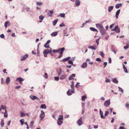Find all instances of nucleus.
<instances>
[{
    "mask_svg": "<svg viewBox=\"0 0 129 129\" xmlns=\"http://www.w3.org/2000/svg\"><path fill=\"white\" fill-rule=\"evenodd\" d=\"M63 116L62 115H59L58 119L63 120Z\"/></svg>",
    "mask_w": 129,
    "mask_h": 129,
    "instance_id": "nucleus-35",
    "label": "nucleus"
},
{
    "mask_svg": "<svg viewBox=\"0 0 129 129\" xmlns=\"http://www.w3.org/2000/svg\"><path fill=\"white\" fill-rule=\"evenodd\" d=\"M124 71L126 73H128L127 69L126 68L123 69Z\"/></svg>",
    "mask_w": 129,
    "mask_h": 129,
    "instance_id": "nucleus-61",
    "label": "nucleus"
},
{
    "mask_svg": "<svg viewBox=\"0 0 129 129\" xmlns=\"http://www.w3.org/2000/svg\"><path fill=\"white\" fill-rule=\"evenodd\" d=\"M34 122L33 121H31L30 123V126L31 127H32L33 125Z\"/></svg>",
    "mask_w": 129,
    "mask_h": 129,
    "instance_id": "nucleus-54",
    "label": "nucleus"
},
{
    "mask_svg": "<svg viewBox=\"0 0 129 129\" xmlns=\"http://www.w3.org/2000/svg\"><path fill=\"white\" fill-rule=\"evenodd\" d=\"M65 25L64 24V23L63 22H62V23L61 24H60L59 25V26L60 27H62V26H65Z\"/></svg>",
    "mask_w": 129,
    "mask_h": 129,
    "instance_id": "nucleus-50",
    "label": "nucleus"
},
{
    "mask_svg": "<svg viewBox=\"0 0 129 129\" xmlns=\"http://www.w3.org/2000/svg\"><path fill=\"white\" fill-rule=\"evenodd\" d=\"M4 116L5 117H8V114L7 110L6 109L5 112L4 113Z\"/></svg>",
    "mask_w": 129,
    "mask_h": 129,
    "instance_id": "nucleus-32",
    "label": "nucleus"
},
{
    "mask_svg": "<svg viewBox=\"0 0 129 129\" xmlns=\"http://www.w3.org/2000/svg\"><path fill=\"white\" fill-rule=\"evenodd\" d=\"M96 26L99 29V31L104 28L102 24L100 23H97L96 24Z\"/></svg>",
    "mask_w": 129,
    "mask_h": 129,
    "instance_id": "nucleus-3",
    "label": "nucleus"
},
{
    "mask_svg": "<svg viewBox=\"0 0 129 129\" xmlns=\"http://www.w3.org/2000/svg\"><path fill=\"white\" fill-rule=\"evenodd\" d=\"M75 74H72L69 77V80H70L72 79L73 80L74 78H73V77H75Z\"/></svg>",
    "mask_w": 129,
    "mask_h": 129,
    "instance_id": "nucleus-15",
    "label": "nucleus"
},
{
    "mask_svg": "<svg viewBox=\"0 0 129 129\" xmlns=\"http://www.w3.org/2000/svg\"><path fill=\"white\" fill-rule=\"evenodd\" d=\"M112 81L113 83L116 84H117L118 83V81L116 78L113 79Z\"/></svg>",
    "mask_w": 129,
    "mask_h": 129,
    "instance_id": "nucleus-28",
    "label": "nucleus"
},
{
    "mask_svg": "<svg viewBox=\"0 0 129 129\" xmlns=\"http://www.w3.org/2000/svg\"><path fill=\"white\" fill-rule=\"evenodd\" d=\"M43 54H44V57H47V54H48V53H46L44 51L43 52Z\"/></svg>",
    "mask_w": 129,
    "mask_h": 129,
    "instance_id": "nucleus-51",
    "label": "nucleus"
},
{
    "mask_svg": "<svg viewBox=\"0 0 129 129\" xmlns=\"http://www.w3.org/2000/svg\"><path fill=\"white\" fill-rule=\"evenodd\" d=\"M100 114L101 115V117L102 119H105V117H104L103 115V113L101 109H100Z\"/></svg>",
    "mask_w": 129,
    "mask_h": 129,
    "instance_id": "nucleus-21",
    "label": "nucleus"
},
{
    "mask_svg": "<svg viewBox=\"0 0 129 129\" xmlns=\"http://www.w3.org/2000/svg\"><path fill=\"white\" fill-rule=\"evenodd\" d=\"M10 81V78L9 77H7L6 80V82L7 84Z\"/></svg>",
    "mask_w": 129,
    "mask_h": 129,
    "instance_id": "nucleus-34",
    "label": "nucleus"
},
{
    "mask_svg": "<svg viewBox=\"0 0 129 129\" xmlns=\"http://www.w3.org/2000/svg\"><path fill=\"white\" fill-rule=\"evenodd\" d=\"M87 67V63L86 62H85L83 63L81 66V68H85Z\"/></svg>",
    "mask_w": 129,
    "mask_h": 129,
    "instance_id": "nucleus-17",
    "label": "nucleus"
},
{
    "mask_svg": "<svg viewBox=\"0 0 129 129\" xmlns=\"http://www.w3.org/2000/svg\"><path fill=\"white\" fill-rule=\"evenodd\" d=\"M65 49V48L64 47L59 48L58 49V52H59L60 54H62Z\"/></svg>",
    "mask_w": 129,
    "mask_h": 129,
    "instance_id": "nucleus-6",
    "label": "nucleus"
},
{
    "mask_svg": "<svg viewBox=\"0 0 129 129\" xmlns=\"http://www.w3.org/2000/svg\"><path fill=\"white\" fill-rule=\"evenodd\" d=\"M36 5L39 6H41L42 5V3L41 2H36Z\"/></svg>",
    "mask_w": 129,
    "mask_h": 129,
    "instance_id": "nucleus-38",
    "label": "nucleus"
},
{
    "mask_svg": "<svg viewBox=\"0 0 129 129\" xmlns=\"http://www.w3.org/2000/svg\"><path fill=\"white\" fill-rule=\"evenodd\" d=\"M75 92L74 89H72L69 90L67 92V94L68 95H70Z\"/></svg>",
    "mask_w": 129,
    "mask_h": 129,
    "instance_id": "nucleus-4",
    "label": "nucleus"
},
{
    "mask_svg": "<svg viewBox=\"0 0 129 129\" xmlns=\"http://www.w3.org/2000/svg\"><path fill=\"white\" fill-rule=\"evenodd\" d=\"M28 55L26 54L25 55L22 56L21 59V60L22 61L26 59L28 57Z\"/></svg>",
    "mask_w": 129,
    "mask_h": 129,
    "instance_id": "nucleus-13",
    "label": "nucleus"
},
{
    "mask_svg": "<svg viewBox=\"0 0 129 129\" xmlns=\"http://www.w3.org/2000/svg\"><path fill=\"white\" fill-rule=\"evenodd\" d=\"M113 6H110L108 7V11L109 12H111L113 9Z\"/></svg>",
    "mask_w": 129,
    "mask_h": 129,
    "instance_id": "nucleus-25",
    "label": "nucleus"
},
{
    "mask_svg": "<svg viewBox=\"0 0 129 129\" xmlns=\"http://www.w3.org/2000/svg\"><path fill=\"white\" fill-rule=\"evenodd\" d=\"M0 37L2 38H4L5 37V36L4 34H2L0 35Z\"/></svg>",
    "mask_w": 129,
    "mask_h": 129,
    "instance_id": "nucleus-57",
    "label": "nucleus"
},
{
    "mask_svg": "<svg viewBox=\"0 0 129 129\" xmlns=\"http://www.w3.org/2000/svg\"><path fill=\"white\" fill-rule=\"evenodd\" d=\"M110 82V79L107 78H106L105 82L106 83Z\"/></svg>",
    "mask_w": 129,
    "mask_h": 129,
    "instance_id": "nucleus-43",
    "label": "nucleus"
},
{
    "mask_svg": "<svg viewBox=\"0 0 129 129\" xmlns=\"http://www.w3.org/2000/svg\"><path fill=\"white\" fill-rule=\"evenodd\" d=\"M65 14L64 13H60L58 15L59 16L63 18L65 17Z\"/></svg>",
    "mask_w": 129,
    "mask_h": 129,
    "instance_id": "nucleus-31",
    "label": "nucleus"
},
{
    "mask_svg": "<svg viewBox=\"0 0 129 129\" xmlns=\"http://www.w3.org/2000/svg\"><path fill=\"white\" fill-rule=\"evenodd\" d=\"M58 19H56L52 22V23L53 25H55L58 21Z\"/></svg>",
    "mask_w": 129,
    "mask_h": 129,
    "instance_id": "nucleus-26",
    "label": "nucleus"
},
{
    "mask_svg": "<svg viewBox=\"0 0 129 129\" xmlns=\"http://www.w3.org/2000/svg\"><path fill=\"white\" fill-rule=\"evenodd\" d=\"M91 22V20L90 19H89L88 20H87L86 21V22H85V23L86 24L87 23H88L90 22Z\"/></svg>",
    "mask_w": 129,
    "mask_h": 129,
    "instance_id": "nucleus-49",
    "label": "nucleus"
},
{
    "mask_svg": "<svg viewBox=\"0 0 129 129\" xmlns=\"http://www.w3.org/2000/svg\"><path fill=\"white\" fill-rule=\"evenodd\" d=\"M96 61L99 62H101V60L100 58H98L96 59Z\"/></svg>",
    "mask_w": 129,
    "mask_h": 129,
    "instance_id": "nucleus-55",
    "label": "nucleus"
},
{
    "mask_svg": "<svg viewBox=\"0 0 129 129\" xmlns=\"http://www.w3.org/2000/svg\"><path fill=\"white\" fill-rule=\"evenodd\" d=\"M10 25V22L9 21H6L4 24V26L6 28L7 27L9 26Z\"/></svg>",
    "mask_w": 129,
    "mask_h": 129,
    "instance_id": "nucleus-14",
    "label": "nucleus"
},
{
    "mask_svg": "<svg viewBox=\"0 0 129 129\" xmlns=\"http://www.w3.org/2000/svg\"><path fill=\"white\" fill-rule=\"evenodd\" d=\"M44 18V17L42 15L40 16L39 17V18L40 20L39 22H42V20Z\"/></svg>",
    "mask_w": 129,
    "mask_h": 129,
    "instance_id": "nucleus-19",
    "label": "nucleus"
},
{
    "mask_svg": "<svg viewBox=\"0 0 129 129\" xmlns=\"http://www.w3.org/2000/svg\"><path fill=\"white\" fill-rule=\"evenodd\" d=\"M80 84V83L79 82H77V83L75 85V87L76 88H78V86H80V85H79V84Z\"/></svg>",
    "mask_w": 129,
    "mask_h": 129,
    "instance_id": "nucleus-60",
    "label": "nucleus"
},
{
    "mask_svg": "<svg viewBox=\"0 0 129 129\" xmlns=\"http://www.w3.org/2000/svg\"><path fill=\"white\" fill-rule=\"evenodd\" d=\"M16 80H18L21 84H22V82L24 80L21 77H19L17 78L16 79Z\"/></svg>",
    "mask_w": 129,
    "mask_h": 129,
    "instance_id": "nucleus-22",
    "label": "nucleus"
},
{
    "mask_svg": "<svg viewBox=\"0 0 129 129\" xmlns=\"http://www.w3.org/2000/svg\"><path fill=\"white\" fill-rule=\"evenodd\" d=\"M86 98V96L83 95L82 96L81 98L82 100L83 101H84L85 100V99Z\"/></svg>",
    "mask_w": 129,
    "mask_h": 129,
    "instance_id": "nucleus-41",
    "label": "nucleus"
},
{
    "mask_svg": "<svg viewBox=\"0 0 129 129\" xmlns=\"http://www.w3.org/2000/svg\"><path fill=\"white\" fill-rule=\"evenodd\" d=\"M109 37V36L108 35L106 36L105 39L106 40H108Z\"/></svg>",
    "mask_w": 129,
    "mask_h": 129,
    "instance_id": "nucleus-62",
    "label": "nucleus"
},
{
    "mask_svg": "<svg viewBox=\"0 0 129 129\" xmlns=\"http://www.w3.org/2000/svg\"><path fill=\"white\" fill-rule=\"evenodd\" d=\"M30 98L32 100H34L35 99H37L40 100L39 98L35 96L30 95L29 96Z\"/></svg>",
    "mask_w": 129,
    "mask_h": 129,
    "instance_id": "nucleus-11",
    "label": "nucleus"
},
{
    "mask_svg": "<svg viewBox=\"0 0 129 129\" xmlns=\"http://www.w3.org/2000/svg\"><path fill=\"white\" fill-rule=\"evenodd\" d=\"M54 78L55 80L57 81H58L60 79L58 77H54Z\"/></svg>",
    "mask_w": 129,
    "mask_h": 129,
    "instance_id": "nucleus-47",
    "label": "nucleus"
},
{
    "mask_svg": "<svg viewBox=\"0 0 129 129\" xmlns=\"http://www.w3.org/2000/svg\"><path fill=\"white\" fill-rule=\"evenodd\" d=\"M44 77L46 79H47L48 78V74L47 73H45Z\"/></svg>",
    "mask_w": 129,
    "mask_h": 129,
    "instance_id": "nucleus-56",
    "label": "nucleus"
},
{
    "mask_svg": "<svg viewBox=\"0 0 129 129\" xmlns=\"http://www.w3.org/2000/svg\"><path fill=\"white\" fill-rule=\"evenodd\" d=\"M90 29L92 31L96 32L98 31V30L97 29L93 27H90Z\"/></svg>",
    "mask_w": 129,
    "mask_h": 129,
    "instance_id": "nucleus-29",
    "label": "nucleus"
},
{
    "mask_svg": "<svg viewBox=\"0 0 129 129\" xmlns=\"http://www.w3.org/2000/svg\"><path fill=\"white\" fill-rule=\"evenodd\" d=\"M21 116L24 117L25 116V114L22 112H20Z\"/></svg>",
    "mask_w": 129,
    "mask_h": 129,
    "instance_id": "nucleus-48",
    "label": "nucleus"
},
{
    "mask_svg": "<svg viewBox=\"0 0 129 129\" xmlns=\"http://www.w3.org/2000/svg\"><path fill=\"white\" fill-rule=\"evenodd\" d=\"M100 55H101L102 57H104L105 55L103 52H100Z\"/></svg>",
    "mask_w": 129,
    "mask_h": 129,
    "instance_id": "nucleus-40",
    "label": "nucleus"
},
{
    "mask_svg": "<svg viewBox=\"0 0 129 129\" xmlns=\"http://www.w3.org/2000/svg\"><path fill=\"white\" fill-rule=\"evenodd\" d=\"M41 113L40 114V116L41 119L42 120L45 117V114L44 112L43 111H41Z\"/></svg>",
    "mask_w": 129,
    "mask_h": 129,
    "instance_id": "nucleus-8",
    "label": "nucleus"
},
{
    "mask_svg": "<svg viewBox=\"0 0 129 129\" xmlns=\"http://www.w3.org/2000/svg\"><path fill=\"white\" fill-rule=\"evenodd\" d=\"M57 33L58 32L57 31L53 32L51 34V35L52 37H55L57 36Z\"/></svg>",
    "mask_w": 129,
    "mask_h": 129,
    "instance_id": "nucleus-20",
    "label": "nucleus"
},
{
    "mask_svg": "<svg viewBox=\"0 0 129 129\" xmlns=\"http://www.w3.org/2000/svg\"><path fill=\"white\" fill-rule=\"evenodd\" d=\"M63 122V120L57 119V123L59 125H61Z\"/></svg>",
    "mask_w": 129,
    "mask_h": 129,
    "instance_id": "nucleus-18",
    "label": "nucleus"
},
{
    "mask_svg": "<svg viewBox=\"0 0 129 129\" xmlns=\"http://www.w3.org/2000/svg\"><path fill=\"white\" fill-rule=\"evenodd\" d=\"M1 108L2 109H2H3L4 110L6 109V107H4L3 105H2L1 106Z\"/></svg>",
    "mask_w": 129,
    "mask_h": 129,
    "instance_id": "nucleus-53",
    "label": "nucleus"
},
{
    "mask_svg": "<svg viewBox=\"0 0 129 129\" xmlns=\"http://www.w3.org/2000/svg\"><path fill=\"white\" fill-rule=\"evenodd\" d=\"M69 34H67V33L66 32H64V36H68Z\"/></svg>",
    "mask_w": 129,
    "mask_h": 129,
    "instance_id": "nucleus-58",
    "label": "nucleus"
},
{
    "mask_svg": "<svg viewBox=\"0 0 129 129\" xmlns=\"http://www.w3.org/2000/svg\"><path fill=\"white\" fill-rule=\"evenodd\" d=\"M70 58V57H68L63 59L62 61L64 62L66 61L69 60Z\"/></svg>",
    "mask_w": 129,
    "mask_h": 129,
    "instance_id": "nucleus-30",
    "label": "nucleus"
},
{
    "mask_svg": "<svg viewBox=\"0 0 129 129\" xmlns=\"http://www.w3.org/2000/svg\"><path fill=\"white\" fill-rule=\"evenodd\" d=\"M118 88L119 89V91L121 92L122 93L123 92H124L123 90L120 87H118Z\"/></svg>",
    "mask_w": 129,
    "mask_h": 129,
    "instance_id": "nucleus-39",
    "label": "nucleus"
},
{
    "mask_svg": "<svg viewBox=\"0 0 129 129\" xmlns=\"http://www.w3.org/2000/svg\"><path fill=\"white\" fill-rule=\"evenodd\" d=\"M44 51L48 54L50 53L51 54V53H52V49L51 48H49V49L44 50Z\"/></svg>",
    "mask_w": 129,
    "mask_h": 129,
    "instance_id": "nucleus-10",
    "label": "nucleus"
},
{
    "mask_svg": "<svg viewBox=\"0 0 129 129\" xmlns=\"http://www.w3.org/2000/svg\"><path fill=\"white\" fill-rule=\"evenodd\" d=\"M122 5V4L121 3L117 4L115 6V7L116 9H117L121 7Z\"/></svg>",
    "mask_w": 129,
    "mask_h": 129,
    "instance_id": "nucleus-23",
    "label": "nucleus"
},
{
    "mask_svg": "<svg viewBox=\"0 0 129 129\" xmlns=\"http://www.w3.org/2000/svg\"><path fill=\"white\" fill-rule=\"evenodd\" d=\"M71 89H74V82L73 81H72L71 82Z\"/></svg>",
    "mask_w": 129,
    "mask_h": 129,
    "instance_id": "nucleus-36",
    "label": "nucleus"
},
{
    "mask_svg": "<svg viewBox=\"0 0 129 129\" xmlns=\"http://www.w3.org/2000/svg\"><path fill=\"white\" fill-rule=\"evenodd\" d=\"M88 48L90 49H92L94 50H95L97 48V47L96 46H94V47H93L91 46H88Z\"/></svg>",
    "mask_w": 129,
    "mask_h": 129,
    "instance_id": "nucleus-24",
    "label": "nucleus"
},
{
    "mask_svg": "<svg viewBox=\"0 0 129 129\" xmlns=\"http://www.w3.org/2000/svg\"><path fill=\"white\" fill-rule=\"evenodd\" d=\"M120 12V10H118L116 12L115 14V17L117 19L118 18V16Z\"/></svg>",
    "mask_w": 129,
    "mask_h": 129,
    "instance_id": "nucleus-16",
    "label": "nucleus"
},
{
    "mask_svg": "<svg viewBox=\"0 0 129 129\" xmlns=\"http://www.w3.org/2000/svg\"><path fill=\"white\" fill-rule=\"evenodd\" d=\"M68 63L69 64H71L72 65L73 64V62L72 60H69L68 61Z\"/></svg>",
    "mask_w": 129,
    "mask_h": 129,
    "instance_id": "nucleus-46",
    "label": "nucleus"
},
{
    "mask_svg": "<svg viewBox=\"0 0 129 129\" xmlns=\"http://www.w3.org/2000/svg\"><path fill=\"white\" fill-rule=\"evenodd\" d=\"M119 129H126V128H125L124 126H120Z\"/></svg>",
    "mask_w": 129,
    "mask_h": 129,
    "instance_id": "nucleus-64",
    "label": "nucleus"
},
{
    "mask_svg": "<svg viewBox=\"0 0 129 129\" xmlns=\"http://www.w3.org/2000/svg\"><path fill=\"white\" fill-rule=\"evenodd\" d=\"M58 75L60 80H62L64 79L66 77V75L63 72L62 69L61 68L59 69V72L58 73Z\"/></svg>",
    "mask_w": 129,
    "mask_h": 129,
    "instance_id": "nucleus-1",
    "label": "nucleus"
},
{
    "mask_svg": "<svg viewBox=\"0 0 129 129\" xmlns=\"http://www.w3.org/2000/svg\"><path fill=\"white\" fill-rule=\"evenodd\" d=\"M109 112L108 111H106L105 114L104 116H106L108 114Z\"/></svg>",
    "mask_w": 129,
    "mask_h": 129,
    "instance_id": "nucleus-52",
    "label": "nucleus"
},
{
    "mask_svg": "<svg viewBox=\"0 0 129 129\" xmlns=\"http://www.w3.org/2000/svg\"><path fill=\"white\" fill-rule=\"evenodd\" d=\"M100 37H99V38L98 39H96L95 40V42L96 43V44H97V45H98L99 44V40H100Z\"/></svg>",
    "mask_w": 129,
    "mask_h": 129,
    "instance_id": "nucleus-37",
    "label": "nucleus"
},
{
    "mask_svg": "<svg viewBox=\"0 0 129 129\" xmlns=\"http://www.w3.org/2000/svg\"><path fill=\"white\" fill-rule=\"evenodd\" d=\"M77 123L79 126H80L83 124V122L82 120V118H81L77 120Z\"/></svg>",
    "mask_w": 129,
    "mask_h": 129,
    "instance_id": "nucleus-7",
    "label": "nucleus"
},
{
    "mask_svg": "<svg viewBox=\"0 0 129 129\" xmlns=\"http://www.w3.org/2000/svg\"><path fill=\"white\" fill-rule=\"evenodd\" d=\"M20 122L21 123V125H22L24 123V121L23 119L20 120Z\"/></svg>",
    "mask_w": 129,
    "mask_h": 129,
    "instance_id": "nucleus-45",
    "label": "nucleus"
},
{
    "mask_svg": "<svg viewBox=\"0 0 129 129\" xmlns=\"http://www.w3.org/2000/svg\"><path fill=\"white\" fill-rule=\"evenodd\" d=\"M110 99L105 101L104 103V105L106 107H108L110 104Z\"/></svg>",
    "mask_w": 129,
    "mask_h": 129,
    "instance_id": "nucleus-2",
    "label": "nucleus"
},
{
    "mask_svg": "<svg viewBox=\"0 0 129 129\" xmlns=\"http://www.w3.org/2000/svg\"><path fill=\"white\" fill-rule=\"evenodd\" d=\"M40 108L42 109H46V106L45 104H42L40 106Z\"/></svg>",
    "mask_w": 129,
    "mask_h": 129,
    "instance_id": "nucleus-27",
    "label": "nucleus"
},
{
    "mask_svg": "<svg viewBox=\"0 0 129 129\" xmlns=\"http://www.w3.org/2000/svg\"><path fill=\"white\" fill-rule=\"evenodd\" d=\"M104 68H105L107 64V62H105L104 63Z\"/></svg>",
    "mask_w": 129,
    "mask_h": 129,
    "instance_id": "nucleus-59",
    "label": "nucleus"
},
{
    "mask_svg": "<svg viewBox=\"0 0 129 129\" xmlns=\"http://www.w3.org/2000/svg\"><path fill=\"white\" fill-rule=\"evenodd\" d=\"M4 123L3 122H1V125L2 127H3L4 125Z\"/></svg>",
    "mask_w": 129,
    "mask_h": 129,
    "instance_id": "nucleus-63",
    "label": "nucleus"
},
{
    "mask_svg": "<svg viewBox=\"0 0 129 129\" xmlns=\"http://www.w3.org/2000/svg\"><path fill=\"white\" fill-rule=\"evenodd\" d=\"M80 3L81 2L79 0H76L74 6L75 7H78L80 6Z\"/></svg>",
    "mask_w": 129,
    "mask_h": 129,
    "instance_id": "nucleus-9",
    "label": "nucleus"
},
{
    "mask_svg": "<svg viewBox=\"0 0 129 129\" xmlns=\"http://www.w3.org/2000/svg\"><path fill=\"white\" fill-rule=\"evenodd\" d=\"M44 46L46 48H49V45L48 44H45L44 45Z\"/></svg>",
    "mask_w": 129,
    "mask_h": 129,
    "instance_id": "nucleus-44",
    "label": "nucleus"
},
{
    "mask_svg": "<svg viewBox=\"0 0 129 129\" xmlns=\"http://www.w3.org/2000/svg\"><path fill=\"white\" fill-rule=\"evenodd\" d=\"M100 31L102 35H104L106 34V30L104 29V28Z\"/></svg>",
    "mask_w": 129,
    "mask_h": 129,
    "instance_id": "nucleus-12",
    "label": "nucleus"
},
{
    "mask_svg": "<svg viewBox=\"0 0 129 129\" xmlns=\"http://www.w3.org/2000/svg\"><path fill=\"white\" fill-rule=\"evenodd\" d=\"M49 12L50 13H48V15L49 16L52 17V14L53 13V12L52 11H49Z\"/></svg>",
    "mask_w": 129,
    "mask_h": 129,
    "instance_id": "nucleus-33",
    "label": "nucleus"
},
{
    "mask_svg": "<svg viewBox=\"0 0 129 129\" xmlns=\"http://www.w3.org/2000/svg\"><path fill=\"white\" fill-rule=\"evenodd\" d=\"M129 46V44H127L126 46L124 47V49L126 50L128 48Z\"/></svg>",
    "mask_w": 129,
    "mask_h": 129,
    "instance_id": "nucleus-42",
    "label": "nucleus"
},
{
    "mask_svg": "<svg viewBox=\"0 0 129 129\" xmlns=\"http://www.w3.org/2000/svg\"><path fill=\"white\" fill-rule=\"evenodd\" d=\"M112 31H115L117 33H119L120 32V28L118 26H116L115 28L112 30Z\"/></svg>",
    "mask_w": 129,
    "mask_h": 129,
    "instance_id": "nucleus-5",
    "label": "nucleus"
}]
</instances>
